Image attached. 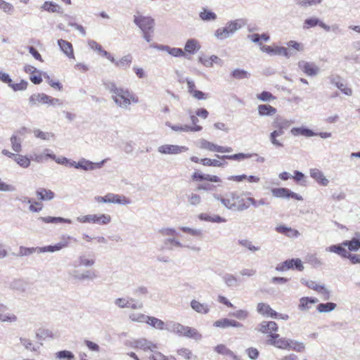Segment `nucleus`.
I'll return each mask as SVG.
<instances>
[{
	"instance_id": "38",
	"label": "nucleus",
	"mask_w": 360,
	"mask_h": 360,
	"mask_svg": "<svg viewBox=\"0 0 360 360\" xmlns=\"http://www.w3.org/2000/svg\"><path fill=\"white\" fill-rule=\"evenodd\" d=\"M199 146L202 149H206L212 152H219L220 146L207 141L206 139H200L199 141Z\"/></svg>"
},
{
	"instance_id": "26",
	"label": "nucleus",
	"mask_w": 360,
	"mask_h": 360,
	"mask_svg": "<svg viewBox=\"0 0 360 360\" xmlns=\"http://www.w3.org/2000/svg\"><path fill=\"white\" fill-rule=\"evenodd\" d=\"M186 326H184L179 323L175 321H167L166 323V330L169 333L176 334L179 336H182Z\"/></svg>"
},
{
	"instance_id": "20",
	"label": "nucleus",
	"mask_w": 360,
	"mask_h": 360,
	"mask_svg": "<svg viewBox=\"0 0 360 360\" xmlns=\"http://www.w3.org/2000/svg\"><path fill=\"white\" fill-rule=\"evenodd\" d=\"M190 305L193 310L200 314H207L210 311V306L207 303H201L196 300H192Z\"/></svg>"
},
{
	"instance_id": "14",
	"label": "nucleus",
	"mask_w": 360,
	"mask_h": 360,
	"mask_svg": "<svg viewBox=\"0 0 360 360\" xmlns=\"http://www.w3.org/2000/svg\"><path fill=\"white\" fill-rule=\"evenodd\" d=\"M70 275L76 280L85 281V280H94L96 278L97 275L95 271L92 270H85L82 273H80L77 270L73 271Z\"/></svg>"
},
{
	"instance_id": "30",
	"label": "nucleus",
	"mask_w": 360,
	"mask_h": 360,
	"mask_svg": "<svg viewBox=\"0 0 360 360\" xmlns=\"http://www.w3.org/2000/svg\"><path fill=\"white\" fill-rule=\"evenodd\" d=\"M345 247V246L342 245V243L338 245H332L327 247L326 248V251L335 253L342 258H346L349 251L346 250Z\"/></svg>"
},
{
	"instance_id": "55",
	"label": "nucleus",
	"mask_w": 360,
	"mask_h": 360,
	"mask_svg": "<svg viewBox=\"0 0 360 360\" xmlns=\"http://www.w3.org/2000/svg\"><path fill=\"white\" fill-rule=\"evenodd\" d=\"M0 9L8 15H12L15 10L12 4L4 0H0Z\"/></svg>"
},
{
	"instance_id": "60",
	"label": "nucleus",
	"mask_w": 360,
	"mask_h": 360,
	"mask_svg": "<svg viewBox=\"0 0 360 360\" xmlns=\"http://www.w3.org/2000/svg\"><path fill=\"white\" fill-rule=\"evenodd\" d=\"M321 2L322 0H296V4L302 8L317 5Z\"/></svg>"
},
{
	"instance_id": "10",
	"label": "nucleus",
	"mask_w": 360,
	"mask_h": 360,
	"mask_svg": "<svg viewBox=\"0 0 360 360\" xmlns=\"http://www.w3.org/2000/svg\"><path fill=\"white\" fill-rule=\"evenodd\" d=\"M165 125L170 127L172 130L178 132H195L202 130L201 126H190L188 124H172L169 122H167Z\"/></svg>"
},
{
	"instance_id": "13",
	"label": "nucleus",
	"mask_w": 360,
	"mask_h": 360,
	"mask_svg": "<svg viewBox=\"0 0 360 360\" xmlns=\"http://www.w3.org/2000/svg\"><path fill=\"white\" fill-rule=\"evenodd\" d=\"M134 347L152 352H154V349H158V345L145 338H141L134 341Z\"/></svg>"
},
{
	"instance_id": "64",
	"label": "nucleus",
	"mask_w": 360,
	"mask_h": 360,
	"mask_svg": "<svg viewBox=\"0 0 360 360\" xmlns=\"http://www.w3.org/2000/svg\"><path fill=\"white\" fill-rule=\"evenodd\" d=\"M231 75L237 79H242L248 78L250 77V73L244 70L236 69L232 72Z\"/></svg>"
},
{
	"instance_id": "36",
	"label": "nucleus",
	"mask_w": 360,
	"mask_h": 360,
	"mask_svg": "<svg viewBox=\"0 0 360 360\" xmlns=\"http://www.w3.org/2000/svg\"><path fill=\"white\" fill-rule=\"evenodd\" d=\"M284 266H285L286 270H290L291 269L295 268V269L302 271L304 269V266L301 259H287L283 262Z\"/></svg>"
},
{
	"instance_id": "35",
	"label": "nucleus",
	"mask_w": 360,
	"mask_h": 360,
	"mask_svg": "<svg viewBox=\"0 0 360 360\" xmlns=\"http://www.w3.org/2000/svg\"><path fill=\"white\" fill-rule=\"evenodd\" d=\"M146 323L155 329L166 330V323L154 316H148Z\"/></svg>"
},
{
	"instance_id": "29",
	"label": "nucleus",
	"mask_w": 360,
	"mask_h": 360,
	"mask_svg": "<svg viewBox=\"0 0 360 360\" xmlns=\"http://www.w3.org/2000/svg\"><path fill=\"white\" fill-rule=\"evenodd\" d=\"M290 133L293 136H303L305 137H311L316 136V133L304 127H293L291 129Z\"/></svg>"
},
{
	"instance_id": "42",
	"label": "nucleus",
	"mask_w": 360,
	"mask_h": 360,
	"mask_svg": "<svg viewBox=\"0 0 360 360\" xmlns=\"http://www.w3.org/2000/svg\"><path fill=\"white\" fill-rule=\"evenodd\" d=\"M132 56L127 54L122 57L120 60L116 62V66L119 68L127 69L128 68L132 62Z\"/></svg>"
},
{
	"instance_id": "39",
	"label": "nucleus",
	"mask_w": 360,
	"mask_h": 360,
	"mask_svg": "<svg viewBox=\"0 0 360 360\" xmlns=\"http://www.w3.org/2000/svg\"><path fill=\"white\" fill-rule=\"evenodd\" d=\"M182 336L192 338L197 341L202 339V335L195 328L189 326H185Z\"/></svg>"
},
{
	"instance_id": "41",
	"label": "nucleus",
	"mask_w": 360,
	"mask_h": 360,
	"mask_svg": "<svg viewBox=\"0 0 360 360\" xmlns=\"http://www.w3.org/2000/svg\"><path fill=\"white\" fill-rule=\"evenodd\" d=\"M41 8L49 13H61L60 6L53 1H45L41 6Z\"/></svg>"
},
{
	"instance_id": "54",
	"label": "nucleus",
	"mask_w": 360,
	"mask_h": 360,
	"mask_svg": "<svg viewBox=\"0 0 360 360\" xmlns=\"http://www.w3.org/2000/svg\"><path fill=\"white\" fill-rule=\"evenodd\" d=\"M9 288L13 290L24 291L25 285L24 281L21 279H13L9 283Z\"/></svg>"
},
{
	"instance_id": "58",
	"label": "nucleus",
	"mask_w": 360,
	"mask_h": 360,
	"mask_svg": "<svg viewBox=\"0 0 360 360\" xmlns=\"http://www.w3.org/2000/svg\"><path fill=\"white\" fill-rule=\"evenodd\" d=\"M188 202L191 205L198 206L201 203L202 198L200 195L195 193H191L188 195Z\"/></svg>"
},
{
	"instance_id": "3",
	"label": "nucleus",
	"mask_w": 360,
	"mask_h": 360,
	"mask_svg": "<svg viewBox=\"0 0 360 360\" xmlns=\"http://www.w3.org/2000/svg\"><path fill=\"white\" fill-rule=\"evenodd\" d=\"M77 220L80 223L107 225L111 221V217L108 214H92L79 216L77 218Z\"/></svg>"
},
{
	"instance_id": "21",
	"label": "nucleus",
	"mask_w": 360,
	"mask_h": 360,
	"mask_svg": "<svg viewBox=\"0 0 360 360\" xmlns=\"http://www.w3.org/2000/svg\"><path fill=\"white\" fill-rule=\"evenodd\" d=\"M49 158H55V155L48 148L44 149L41 153H34L31 156V159L37 163L45 162Z\"/></svg>"
},
{
	"instance_id": "31",
	"label": "nucleus",
	"mask_w": 360,
	"mask_h": 360,
	"mask_svg": "<svg viewBox=\"0 0 360 360\" xmlns=\"http://www.w3.org/2000/svg\"><path fill=\"white\" fill-rule=\"evenodd\" d=\"M318 299L304 297L300 298L298 308L301 311H307L311 308L313 304L317 303Z\"/></svg>"
},
{
	"instance_id": "25",
	"label": "nucleus",
	"mask_w": 360,
	"mask_h": 360,
	"mask_svg": "<svg viewBox=\"0 0 360 360\" xmlns=\"http://www.w3.org/2000/svg\"><path fill=\"white\" fill-rule=\"evenodd\" d=\"M58 44L60 47V51H63V53L69 58H75L73 47L70 42L60 39L58 40Z\"/></svg>"
},
{
	"instance_id": "2",
	"label": "nucleus",
	"mask_w": 360,
	"mask_h": 360,
	"mask_svg": "<svg viewBox=\"0 0 360 360\" xmlns=\"http://www.w3.org/2000/svg\"><path fill=\"white\" fill-rule=\"evenodd\" d=\"M247 23L243 18L229 21L225 27H219L214 32V37L219 41H223L232 37L238 30Z\"/></svg>"
},
{
	"instance_id": "12",
	"label": "nucleus",
	"mask_w": 360,
	"mask_h": 360,
	"mask_svg": "<svg viewBox=\"0 0 360 360\" xmlns=\"http://www.w3.org/2000/svg\"><path fill=\"white\" fill-rule=\"evenodd\" d=\"M302 283L304 284L306 286H307L309 288L313 289L317 291L318 292L322 294L326 300L329 299L330 291L324 285L316 284L313 281L302 280Z\"/></svg>"
},
{
	"instance_id": "44",
	"label": "nucleus",
	"mask_w": 360,
	"mask_h": 360,
	"mask_svg": "<svg viewBox=\"0 0 360 360\" xmlns=\"http://www.w3.org/2000/svg\"><path fill=\"white\" fill-rule=\"evenodd\" d=\"M342 245L347 247L350 251H357L360 249V243L357 237H354L350 240L344 241Z\"/></svg>"
},
{
	"instance_id": "8",
	"label": "nucleus",
	"mask_w": 360,
	"mask_h": 360,
	"mask_svg": "<svg viewBox=\"0 0 360 360\" xmlns=\"http://www.w3.org/2000/svg\"><path fill=\"white\" fill-rule=\"evenodd\" d=\"M188 148L184 146L165 144L158 147V151L161 154L176 155L186 152Z\"/></svg>"
},
{
	"instance_id": "4",
	"label": "nucleus",
	"mask_w": 360,
	"mask_h": 360,
	"mask_svg": "<svg viewBox=\"0 0 360 360\" xmlns=\"http://www.w3.org/2000/svg\"><path fill=\"white\" fill-rule=\"evenodd\" d=\"M134 23L141 30H154L155 20L150 16H145L136 12L134 15Z\"/></svg>"
},
{
	"instance_id": "50",
	"label": "nucleus",
	"mask_w": 360,
	"mask_h": 360,
	"mask_svg": "<svg viewBox=\"0 0 360 360\" xmlns=\"http://www.w3.org/2000/svg\"><path fill=\"white\" fill-rule=\"evenodd\" d=\"M15 162L22 168H27L30 165V159L27 156L17 154Z\"/></svg>"
},
{
	"instance_id": "11",
	"label": "nucleus",
	"mask_w": 360,
	"mask_h": 360,
	"mask_svg": "<svg viewBox=\"0 0 360 360\" xmlns=\"http://www.w3.org/2000/svg\"><path fill=\"white\" fill-rule=\"evenodd\" d=\"M270 339L268 342L278 347L279 349H288L289 345V340L283 338H280L278 334H271L269 335Z\"/></svg>"
},
{
	"instance_id": "27",
	"label": "nucleus",
	"mask_w": 360,
	"mask_h": 360,
	"mask_svg": "<svg viewBox=\"0 0 360 360\" xmlns=\"http://www.w3.org/2000/svg\"><path fill=\"white\" fill-rule=\"evenodd\" d=\"M165 248L168 250H173L174 248H188V245L181 243L175 236L166 238L163 241Z\"/></svg>"
},
{
	"instance_id": "28",
	"label": "nucleus",
	"mask_w": 360,
	"mask_h": 360,
	"mask_svg": "<svg viewBox=\"0 0 360 360\" xmlns=\"http://www.w3.org/2000/svg\"><path fill=\"white\" fill-rule=\"evenodd\" d=\"M36 195L39 200L43 201H50L55 198V193L52 191L44 188H39L36 191Z\"/></svg>"
},
{
	"instance_id": "16",
	"label": "nucleus",
	"mask_w": 360,
	"mask_h": 360,
	"mask_svg": "<svg viewBox=\"0 0 360 360\" xmlns=\"http://www.w3.org/2000/svg\"><path fill=\"white\" fill-rule=\"evenodd\" d=\"M239 198L237 193L231 192L226 193L221 200V204L229 210H231L236 206V200Z\"/></svg>"
},
{
	"instance_id": "5",
	"label": "nucleus",
	"mask_w": 360,
	"mask_h": 360,
	"mask_svg": "<svg viewBox=\"0 0 360 360\" xmlns=\"http://www.w3.org/2000/svg\"><path fill=\"white\" fill-rule=\"evenodd\" d=\"M257 157L256 161L257 162H264L265 161V158L262 156H259L256 153H239L234 155H216V157L221 160H236V161H242L245 159L251 158L252 157Z\"/></svg>"
},
{
	"instance_id": "52",
	"label": "nucleus",
	"mask_w": 360,
	"mask_h": 360,
	"mask_svg": "<svg viewBox=\"0 0 360 360\" xmlns=\"http://www.w3.org/2000/svg\"><path fill=\"white\" fill-rule=\"evenodd\" d=\"M79 169L84 171L94 170L95 169L94 162L85 158H81L79 160Z\"/></svg>"
},
{
	"instance_id": "18",
	"label": "nucleus",
	"mask_w": 360,
	"mask_h": 360,
	"mask_svg": "<svg viewBox=\"0 0 360 360\" xmlns=\"http://www.w3.org/2000/svg\"><path fill=\"white\" fill-rule=\"evenodd\" d=\"M214 326L221 328L229 327L242 328L243 325L236 320L225 318L216 321L214 323Z\"/></svg>"
},
{
	"instance_id": "61",
	"label": "nucleus",
	"mask_w": 360,
	"mask_h": 360,
	"mask_svg": "<svg viewBox=\"0 0 360 360\" xmlns=\"http://www.w3.org/2000/svg\"><path fill=\"white\" fill-rule=\"evenodd\" d=\"M36 252H38V248H26V247L20 246L19 248L18 256H20V257L28 256V255H30Z\"/></svg>"
},
{
	"instance_id": "46",
	"label": "nucleus",
	"mask_w": 360,
	"mask_h": 360,
	"mask_svg": "<svg viewBox=\"0 0 360 360\" xmlns=\"http://www.w3.org/2000/svg\"><path fill=\"white\" fill-rule=\"evenodd\" d=\"M306 262L314 267H319L323 265V262L316 254H309L306 257Z\"/></svg>"
},
{
	"instance_id": "7",
	"label": "nucleus",
	"mask_w": 360,
	"mask_h": 360,
	"mask_svg": "<svg viewBox=\"0 0 360 360\" xmlns=\"http://www.w3.org/2000/svg\"><path fill=\"white\" fill-rule=\"evenodd\" d=\"M271 193L275 198H294L297 200H302V197L286 188H276L271 189Z\"/></svg>"
},
{
	"instance_id": "56",
	"label": "nucleus",
	"mask_w": 360,
	"mask_h": 360,
	"mask_svg": "<svg viewBox=\"0 0 360 360\" xmlns=\"http://www.w3.org/2000/svg\"><path fill=\"white\" fill-rule=\"evenodd\" d=\"M78 265L79 266H84L86 267L91 266L94 265L95 260L94 259L88 258L86 255H80L78 259Z\"/></svg>"
},
{
	"instance_id": "33",
	"label": "nucleus",
	"mask_w": 360,
	"mask_h": 360,
	"mask_svg": "<svg viewBox=\"0 0 360 360\" xmlns=\"http://www.w3.org/2000/svg\"><path fill=\"white\" fill-rule=\"evenodd\" d=\"M38 220L46 224L72 223V221L70 219L63 218L60 217H39L38 218Z\"/></svg>"
},
{
	"instance_id": "24",
	"label": "nucleus",
	"mask_w": 360,
	"mask_h": 360,
	"mask_svg": "<svg viewBox=\"0 0 360 360\" xmlns=\"http://www.w3.org/2000/svg\"><path fill=\"white\" fill-rule=\"evenodd\" d=\"M285 129H280L279 128H274V130L269 134V141L271 144L276 147H283V143L280 141L277 138L284 134Z\"/></svg>"
},
{
	"instance_id": "1",
	"label": "nucleus",
	"mask_w": 360,
	"mask_h": 360,
	"mask_svg": "<svg viewBox=\"0 0 360 360\" xmlns=\"http://www.w3.org/2000/svg\"><path fill=\"white\" fill-rule=\"evenodd\" d=\"M103 84L112 94V99L117 106L127 109L132 103H139V98L136 94L128 89L118 87L114 81L105 79L103 80Z\"/></svg>"
},
{
	"instance_id": "57",
	"label": "nucleus",
	"mask_w": 360,
	"mask_h": 360,
	"mask_svg": "<svg viewBox=\"0 0 360 360\" xmlns=\"http://www.w3.org/2000/svg\"><path fill=\"white\" fill-rule=\"evenodd\" d=\"M56 358L59 359L72 360L75 358V355L70 351L62 350L56 353Z\"/></svg>"
},
{
	"instance_id": "53",
	"label": "nucleus",
	"mask_w": 360,
	"mask_h": 360,
	"mask_svg": "<svg viewBox=\"0 0 360 360\" xmlns=\"http://www.w3.org/2000/svg\"><path fill=\"white\" fill-rule=\"evenodd\" d=\"M223 281L228 287H236L238 285V279L233 274H225L223 276Z\"/></svg>"
},
{
	"instance_id": "40",
	"label": "nucleus",
	"mask_w": 360,
	"mask_h": 360,
	"mask_svg": "<svg viewBox=\"0 0 360 360\" xmlns=\"http://www.w3.org/2000/svg\"><path fill=\"white\" fill-rule=\"evenodd\" d=\"M47 99H49V96L41 93L32 95L29 98V102L31 105H34L38 103L44 104L47 102Z\"/></svg>"
},
{
	"instance_id": "22",
	"label": "nucleus",
	"mask_w": 360,
	"mask_h": 360,
	"mask_svg": "<svg viewBox=\"0 0 360 360\" xmlns=\"http://www.w3.org/2000/svg\"><path fill=\"white\" fill-rule=\"evenodd\" d=\"M201 46L199 41L195 39H189L186 41L184 46V52L190 55H194L197 53Z\"/></svg>"
},
{
	"instance_id": "63",
	"label": "nucleus",
	"mask_w": 360,
	"mask_h": 360,
	"mask_svg": "<svg viewBox=\"0 0 360 360\" xmlns=\"http://www.w3.org/2000/svg\"><path fill=\"white\" fill-rule=\"evenodd\" d=\"M27 82L22 79L19 83H13L12 82L9 87H11L14 91H24L27 89Z\"/></svg>"
},
{
	"instance_id": "51",
	"label": "nucleus",
	"mask_w": 360,
	"mask_h": 360,
	"mask_svg": "<svg viewBox=\"0 0 360 360\" xmlns=\"http://www.w3.org/2000/svg\"><path fill=\"white\" fill-rule=\"evenodd\" d=\"M200 163L205 166H212L217 167H224L226 164V162L224 163L217 160H212L207 158L201 159Z\"/></svg>"
},
{
	"instance_id": "32",
	"label": "nucleus",
	"mask_w": 360,
	"mask_h": 360,
	"mask_svg": "<svg viewBox=\"0 0 360 360\" xmlns=\"http://www.w3.org/2000/svg\"><path fill=\"white\" fill-rule=\"evenodd\" d=\"M199 18L204 22L215 21L217 19V14L206 8H202L199 13Z\"/></svg>"
},
{
	"instance_id": "15",
	"label": "nucleus",
	"mask_w": 360,
	"mask_h": 360,
	"mask_svg": "<svg viewBox=\"0 0 360 360\" xmlns=\"http://www.w3.org/2000/svg\"><path fill=\"white\" fill-rule=\"evenodd\" d=\"M293 123L294 121L292 120H288L284 117L278 115L274 119L271 123V127L273 128H279L280 129H283L287 130Z\"/></svg>"
},
{
	"instance_id": "34",
	"label": "nucleus",
	"mask_w": 360,
	"mask_h": 360,
	"mask_svg": "<svg viewBox=\"0 0 360 360\" xmlns=\"http://www.w3.org/2000/svg\"><path fill=\"white\" fill-rule=\"evenodd\" d=\"M257 110L259 116H272L277 112L274 107L267 104L259 105Z\"/></svg>"
},
{
	"instance_id": "23",
	"label": "nucleus",
	"mask_w": 360,
	"mask_h": 360,
	"mask_svg": "<svg viewBox=\"0 0 360 360\" xmlns=\"http://www.w3.org/2000/svg\"><path fill=\"white\" fill-rule=\"evenodd\" d=\"M257 311L262 316L271 318H277L278 313L272 309L271 307L266 303H259L257 307Z\"/></svg>"
},
{
	"instance_id": "9",
	"label": "nucleus",
	"mask_w": 360,
	"mask_h": 360,
	"mask_svg": "<svg viewBox=\"0 0 360 360\" xmlns=\"http://www.w3.org/2000/svg\"><path fill=\"white\" fill-rule=\"evenodd\" d=\"M298 68L307 75L314 77L318 75L319 68L313 63L306 60H300L298 62Z\"/></svg>"
},
{
	"instance_id": "19",
	"label": "nucleus",
	"mask_w": 360,
	"mask_h": 360,
	"mask_svg": "<svg viewBox=\"0 0 360 360\" xmlns=\"http://www.w3.org/2000/svg\"><path fill=\"white\" fill-rule=\"evenodd\" d=\"M310 176L314 179L319 184L326 186L329 184L328 179L324 176L323 172L316 168L309 170Z\"/></svg>"
},
{
	"instance_id": "59",
	"label": "nucleus",
	"mask_w": 360,
	"mask_h": 360,
	"mask_svg": "<svg viewBox=\"0 0 360 360\" xmlns=\"http://www.w3.org/2000/svg\"><path fill=\"white\" fill-rule=\"evenodd\" d=\"M61 245H58V243L53 245H47L44 247H39L38 248V253H43V252H54L60 251V248Z\"/></svg>"
},
{
	"instance_id": "49",
	"label": "nucleus",
	"mask_w": 360,
	"mask_h": 360,
	"mask_svg": "<svg viewBox=\"0 0 360 360\" xmlns=\"http://www.w3.org/2000/svg\"><path fill=\"white\" fill-rule=\"evenodd\" d=\"M10 140L13 150L16 153L20 152L22 150L21 139L13 134L11 136Z\"/></svg>"
},
{
	"instance_id": "37",
	"label": "nucleus",
	"mask_w": 360,
	"mask_h": 360,
	"mask_svg": "<svg viewBox=\"0 0 360 360\" xmlns=\"http://www.w3.org/2000/svg\"><path fill=\"white\" fill-rule=\"evenodd\" d=\"M317 25L321 27L323 29L328 28L326 27V24L325 22H323V21H321V20H319V18H307L304 21V28H305V29H309V28L314 27H316Z\"/></svg>"
},
{
	"instance_id": "62",
	"label": "nucleus",
	"mask_w": 360,
	"mask_h": 360,
	"mask_svg": "<svg viewBox=\"0 0 360 360\" xmlns=\"http://www.w3.org/2000/svg\"><path fill=\"white\" fill-rule=\"evenodd\" d=\"M289 345L288 349H292L296 352H302L304 349V345L302 342H299L292 340H289Z\"/></svg>"
},
{
	"instance_id": "17",
	"label": "nucleus",
	"mask_w": 360,
	"mask_h": 360,
	"mask_svg": "<svg viewBox=\"0 0 360 360\" xmlns=\"http://www.w3.org/2000/svg\"><path fill=\"white\" fill-rule=\"evenodd\" d=\"M107 202L118 205H129L131 203V200L124 195L108 193H107Z\"/></svg>"
},
{
	"instance_id": "47",
	"label": "nucleus",
	"mask_w": 360,
	"mask_h": 360,
	"mask_svg": "<svg viewBox=\"0 0 360 360\" xmlns=\"http://www.w3.org/2000/svg\"><path fill=\"white\" fill-rule=\"evenodd\" d=\"M336 306L333 302L321 303L317 306V310L320 313H328L334 310Z\"/></svg>"
},
{
	"instance_id": "45",
	"label": "nucleus",
	"mask_w": 360,
	"mask_h": 360,
	"mask_svg": "<svg viewBox=\"0 0 360 360\" xmlns=\"http://www.w3.org/2000/svg\"><path fill=\"white\" fill-rule=\"evenodd\" d=\"M33 134L36 138L40 139L44 141H49L54 137V134L52 132L42 131L39 129L33 130Z\"/></svg>"
},
{
	"instance_id": "48",
	"label": "nucleus",
	"mask_w": 360,
	"mask_h": 360,
	"mask_svg": "<svg viewBox=\"0 0 360 360\" xmlns=\"http://www.w3.org/2000/svg\"><path fill=\"white\" fill-rule=\"evenodd\" d=\"M238 244L241 246L247 248L250 252H257L260 250L259 246H256L252 244V241L248 240V239H240L238 240Z\"/></svg>"
},
{
	"instance_id": "6",
	"label": "nucleus",
	"mask_w": 360,
	"mask_h": 360,
	"mask_svg": "<svg viewBox=\"0 0 360 360\" xmlns=\"http://www.w3.org/2000/svg\"><path fill=\"white\" fill-rule=\"evenodd\" d=\"M260 49L262 51L265 52L271 56H283L287 58H289L292 56V53H290L287 48L283 46H277L272 47L271 46L262 45L260 47Z\"/></svg>"
},
{
	"instance_id": "43",
	"label": "nucleus",
	"mask_w": 360,
	"mask_h": 360,
	"mask_svg": "<svg viewBox=\"0 0 360 360\" xmlns=\"http://www.w3.org/2000/svg\"><path fill=\"white\" fill-rule=\"evenodd\" d=\"M148 317V316L139 312H132L129 314V319L131 321L136 323H146Z\"/></svg>"
}]
</instances>
